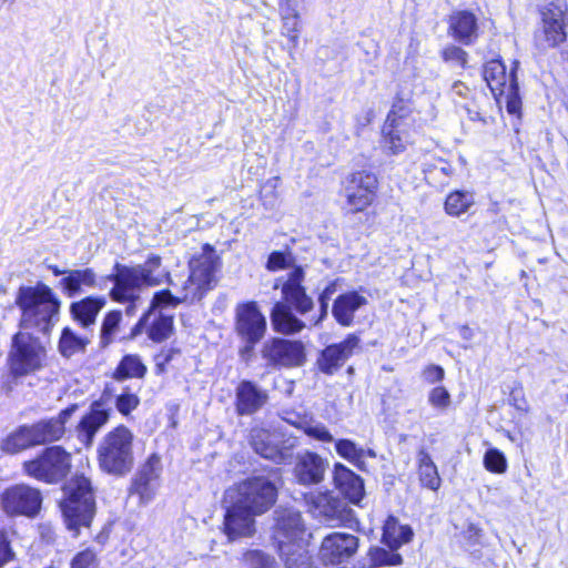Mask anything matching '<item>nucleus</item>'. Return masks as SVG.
Returning a JSON list of instances; mask_svg holds the SVG:
<instances>
[{
  "mask_svg": "<svg viewBox=\"0 0 568 568\" xmlns=\"http://www.w3.org/2000/svg\"><path fill=\"white\" fill-rule=\"evenodd\" d=\"M121 320L122 313L120 311H111L104 316L100 333V343L103 347L113 342Z\"/></svg>",
  "mask_w": 568,
  "mask_h": 568,
  "instance_id": "43",
  "label": "nucleus"
},
{
  "mask_svg": "<svg viewBox=\"0 0 568 568\" xmlns=\"http://www.w3.org/2000/svg\"><path fill=\"white\" fill-rule=\"evenodd\" d=\"M14 556L7 531L0 529V568L12 561Z\"/></svg>",
  "mask_w": 568,
  "mask_h": 568,
  "instance_id": "52",
  "label": "nucleus"
},
{
  "mask_svg": "<svg viewBox=\"0 0 568 568\" xmlns=\"http://www.w3.org/2000/svg\"><path fill=\"white\" fill-rule=\"evenodd\" d=\"M306 545V540H304L278 546L280 556L286 568H313Z\"/></svg>",
  "mask_w": 568,
  "mask_h": 568,
  "instance_id": "34",
  "label": "nucleus"
},
{
  "mask_svg": "<svg viewBox=\"0 0 568 568\" xmlns=\"http://www.w3.org/2000/svg\"><path fill=\"white\" fill-rule=\"evenodd\" d=\"M223 531L229 541L251 537L255 532V514L232 500H225Z\"/></svg>",
  "mask_w": 568,
  "mask_h": 568,
  "instance_id": "19",
  "label": "nucleus"
},
{
  "mask_svg": "<svg viewBox=\"0 0 568 568\" xmlns=\"http://www.w3.org/2000/svg\"><path fill=\"white\" fill-rule=\"evenodd\" d=\"M333 480L336 488L353 504H358L364 496L363 479L343 464H335Z\"/></svg>",
  "mask_w": 568,
  "mask_h": 568,
  "instance_id": "30",
  "label": "nucleus"
},
{
  "mask_svg": "<svg viewBox=\"0 0 568 568\" xmlns=\"http://www.w3.org/2000/svg\"><path fill=\"white\" fill-rule=\"evenodd\" d=\"M262 357L268 366L300 367L306 362L305 346L301 341L273 337L263 344Z\"/></svg>",
  "mask_w": 568,
  "mask_h": 568,
  "instance_id": "14",
  "label": "nucleus"
},
{
  "mask_svg": "<svg viewBox=\"0 0 568 568\" xmlns=\"http://www.w3.org/2000/svg\"><path fill=\"white\" fill-rule=\"evenodd\" d=\"M484 466L490 473L503 474L507 469V459L497 448H489L484 455Z\"/></svg>",
  "mask_w": 568,
  "mask_h": 568,
  "instance_id": "45",
  "label": "nucleus"
},
{
  "mask_svg": "<svg viewBox=\"0 0 568 568\" xmlns=\"http://www.w3.org/2000/svg\"><path fill=\"white\" fill-rule=\"evenodd\" d=\"M112 413V405L103 397L91 404L90 410L78 425L79 438L85 445H91L95 434L106 424Z\"/></svg>",
  "mask_w": 568,
  "mask_h": 568,
  "instance_id": "25",
  "label": "nucleus"
},
{
  "mask_svg": "<svg viewBox=\"0 0 568 568\" xmlns=\"http://www.w3.org/2000/svg\"><path fill=\"white\" fill-rule=\"evenodd\" d=\"M168 307H170V305L153 308L151 304L149 311L143 314V316L132 328L131 335L135 337L136 335L141 334L150 318L154 316L150 327L148 328L149 338L156 343L163 342L166 338H169L173 332V315L165 314L163 312ZM171 307L174 306L171 305Z\"/></svg>",
  "mask_w": 568,
  "mask_h": 568,
  "instance_id": "22",
  "label": "nucleus"
},
{
  "mask_svg": "<svg viewBox=\"0 0 568 568\" xmlns=\"http://www.w3.org/2000/svg\"><path fill=\"white\" fill-rule=\"evenodd\" d=\"M568 4L566 0H552L542 7L541 27L535 32V45L544 51L555 48L566 40V14Z\"/></svg>",
  "mask_w": 568,
  "mask_h": 568,
  "instance_id": "11",
  "label": "nucleus"
},
{
  "mask_svg": "<svg viewBox=\"0 0 568 568\" xmlns=\"http://www.w3.org/2000/svg\"><path fill=\"white\" fill-rule=\"evenodd\" d=\"M97 555L91 549L78 552L71 560V568H98Z\"/></svg>",
  "mask_w": 568,
  "mask_h": 568,
  "instance_id": "50",
  "label": "nucleus"
},
{
  "mask_svg": "<svg viewBox=\"0 0 568 568\" xmlns=\"http://www.w3.org/2000/svg\"><path fill=\"white\" fill-rule=\"evenodd\" d=\"M38 446L30 425H22L11 433L1 444V449L8 454H17L30 447Z\"/></svg>",
  "mask_w": 568,
  "mask_h": 568,
  "instance_id": "36",
  "label": "nucleus"
},
{
  "mask_svg": "<svg viewBox=\"0 0 568 568\" xmlns=\"http://www.w3.org/2000/svg\"><path fill=\"white\" fill-rule=\"evenodd\" d=\"M450 29L457 40L468 44L477 37V19L469 11H458L450 17Z\"/></svg>",
  "mask_w": 568,
  "mask_h": 568,
  "instance_id": "35",
  "label": "nucleus"
},
{
  "mask_svg": "<svg viewBox=\"0 0 568 568\" xmlns=\"http://www.w3.org/2000/svg\"><path fill=\"white\" fill-rule=\"evenodd\" d=\"M408 128L404 109L393 105L383 126L384 148L392 154L402 153L409 143Z\"/></svg>",
  "mask_w": 568,
  "mask_h": 568,
  "instance_id": "21",
  "label": "nucleus"
},
{
  "mask_svg": "<svg viewBox=\"0 0 568 568\" xmlns=\"http://www.w3.org/2000/svg\"><path fill=\"white\" fill-rule=\"evenodd\" d=\"M274 538L278 546L306 540V528L300 511L280 507L274 511Z\"/></svg>",
  "mask_w": 568,
  "mask_h": 568,
  "instance_id": "20",
  "label": "nucleus"
},
{
  "mask_svg": "<svg viewBox=\"0 0 568 568\" xmlns=\"http://www.w3.org/2000/svg\"><path fill=\"white\" fill-rule=\"evenodd\" d=\"M133 434L125 426L109 432L98 447L100 468L118 477L129 474L134 464Z\"/></svg>",
  "mask_w": 568,
  "mask_h": 568,
  "instance_id": "5",
  "label": "nucleus"
},
{
  "mask_svg": "<svg viewBox=\"0 0 568 568\" xmlns=\"http://www.w3.org/2000/svg\"><path fill=\"white\" fill-rule=\"evenodd\" d=\"M271 322L276 332L286 335L298 333L305 327L304 322L297 318L283 302H277L273 306Z\"/></svg>",
  "mask_w": 568,
  "mask_h": 568,
  "instance_id": "33",
  "label": "nucleus"
},
{
  "mask_svg": "<svg viewBox=\"0 0 568 568\" xmlns=\"http://www.w3.org/2000/svg\"><path fill=\"white\" fill-rule=\"evenodd\" d=\"M224 495L225 500H232L258 516L275 504L277 488L270 478L253 476L227 488Z\"/></svg>",
  "mask_w": 568,
  "mask_h": 568,
  "instance_id": "7",
  "label": "nucleus"
},
{
  "mask_svg": "<svg viewBox=\"0 0 568 568\" xmlns=\"http://www.w3.org/2000/svg\"><path fill=\"white\" fill-rule=\"evenodd\" d=\"M250 443L256 454L276 464H287L293 458L294 443L284 444L280 436L261 427H254L250 433Z\"/></svg>",
  "mask_w": 568,
  "mask_h": 568,
  "instance_id": "17",
  "label": "nucleus"
},
{
  "mask_svg": "<svg viewBox=\"0 0 568 568\" xmlns=\"http://www.w3.org/2000/svg\"><path fill=\"white\" fill-rule=\"evenodd\" d=\"M145 374L146 366L142 363L140 356L129 354L120 361L113 373V378L121 382L126 378H142Z\"/></svg>",
  "mask_w": 568,
  "mask_h": 568,
  "instance_id": "40",
  "label": "nucleus"
},
{
  "mask_svg": "<svg viewBox=\"0 0 568 568\" xmlns=\"http://www.w3.org/2000/svg\"><path fill=\"white\" fill-rule=\"evenodd\" d=\"M459 335L465 341H470L474 337V331L467 325H463L459 328Z\"/></svg>",
  "mask_w": 568,
  "mask_h": 568,
  "instance_id": "61",
  "label": "nucleus"
},
{
  "mask_svg": "<svg viewBox=\"0 0 568 568\" xmlns=\"http://www.w3.org/2000/svg\"><path fill=\"white\" fill-rule=\"evenodd\" d=\"M77 406L72 405L62 409L57 416L39 420L31 426L37 445L61 439L65 433V423L75 412Z\"/></svg>",
  "mask_w": 568,
  "mask_h": 568,
  "instance_id": "26",
  "label": "nucleus"
},
{
  "mask_svg": "<svg viewBox=\"0 0 568 568\" xmlns=\"http://www.w3.org/2000/svg\"><path fill=\"white\" fill-rule=\"evenodd\" d=\"M367 303L365 296L356 291H351L337 296L333 303L332 314L339 325L349 327L354 323L355 313Z\"/></svg>",
  "mask_w": 568,
  "mask_h": 568,
  "instance_id": "29",
  "label": "nucleus"
},
{
  "mask_svg": "<svg viewBox=\"0 0 568 568\" xmlns=\"http://www.w3.org/2000/svg\"><path fill=\"white\" fill-rule=\"evenodd\" d=\"M267 393L251 381H242L235 392V409L241 416L253 415L267 402Z\"/></svg>",
  "mask_w": 568,
  "mask_h": 568,
  "instance_id": "27",
  "label": "nucleus"
},
{
  "mask_svg": "<svg viewBox=\"0 0 568 568\" xmlns=\"http://www.w3.org/2000/svg\"><path fill=\"white\" fill-rule=\"evenodd\" d=\"M65 498L61 509L68 529L79 531L89 527L95 515V494L91 479L75 474L64 486Z\"/></svg>",
  "mask_w": 568,
  "mask_h": 568,
  "instance_id": "4",
  "label": "nucleus"
},
{
  "mask_svg": "<svg viewBox=\"0 0 568 568\" xmlns=\"http://www.w3.org/2000/svg\"><path fill=\"white\" fill-rule=\"evenodd\" d=\"M475 203L473 193L467 191H454L445 201V211L448 215L459 216L466 213Z\"/></svg>",
  "mask_w": 568,
  "mask_h": 568,
  "instance_id": "41",
  "label": "nucleus"
},
{
  "mask_svg": "<svg viewBox=\"0 0 568 568\" xmlns=\"http://www.w3.org/2000/svg\"><path fill=\"white\" fill-rule=\"evenodd\" d=\"M98 286V275L93 268H74L59 282V287L68 297H74Z\"/></svg>",
  "mask_w": 568,
  "mask_h": 568,
  "instance_id": "31",
  "label": "nucleus"
},
{
  "mask_svg": "<svg viewBox=\"0 0 568 568\" xmlns=\"http://www.w3.org/2000/svg\"><path fill=\"white\" fill-rule=\"evenodd\" d=\"M175 353H178V351H175L174 348L163 349L156 356V368L162 372L164 369V366L173 358Z\"/></svg>",
  "mask_w": 568,
  "mask_h": 568,
  "instance_id": "58",
  "label": "nucleus"
},
{
  "mask_svg": "<svg viewBox=\"0 0 568 568\" xmlns=\"http://www.w3.org/2000/svg\"><path fill=\"white\" fill-rule=\"evenodd\" d=\"M303 280V268L295 267L288 273L287 280L282 286L285 303L302 315L312 311L314 307L312 297L306 294L305 287L302 285Z\"/></svg>",
  "mask_w": 568,
  "mask_h": 568,
  "instance_id": "23",
  "label": "nucleus"
},
{
  "mask_svg": "<svg viewBox=\"0 0 568 568\" xmlns=\"http://www.w3.org/2000/svg\"><path fill=\"white\" fill-rule=\"evenodd\" d=\"M429 404L438 409H446L449 407L452 399L448 390L443 386L434 387L428 395Z\"/></svg>",
  "mask_w": 568,
  "mask_h": 568,
  "instance_id": "49",
  "label": "nucleus"
},
{
  "mask_svg": "<svg viewBox=\"0 0 568 568\" xmlns=\"http://www.w3.org/2000/svg\"><path fill=\"white\" fill-rule=\"evenodd\" d=\"M335 292H336V283L332 282L320 294L318 303H320L321 315L314 322L315 325L318 324L320 322H322L327 316V313H328V302H329L331 297L333 296V294Z\"/></svg>",
  "mask_w": 568,
  "mask_h": 568,
  "instance_id": "51",
  "label": "nucleus"
},
{
  "mask_svg": "<svg viewBox=\"0 0 568 568\" xmlns=\"http://www.w3.org/2000/svg\"><path fill=\"white\" fill-rule=\"evenodd\" d=\"M417 458L418 474L422 485L430 490H437L440 487L442 479L430 455L422 449L418 453Z\"/></svg>",
  "mask_w": 568,
  "mask_h": 568,
  "instance_id": "39",
  "label": "nucleus"
},
{
  "mask_svg": "<svg viewBox=\"0 0 568 568\" xmlns=\"http://www.w3.org/2000/svg\"><path fill=\"white\" fill-rule=\"evenodd\" d=\"M442 170H443V172H444L445 174H448V172H447L446 168H443Z\"/></svg>",
  "mask_w": 568,
  "mask_h": 568,
  "instance_id": "64",
  "label": "nucleus"
},
{
  "mask_svg": "<svg viewBox=\"0 0 568 568\" xmlns=\"http://www.w3.org/2000/svg\"><path fill=\"white\" fill-rule=\"evenodd\" d=\"M140 404V398L135 392L129 387L123 388L122 393L115 399L116 409L124 416L129 415Z\"/></svg>",
  "mask_w": 568,
  "mask_h": 568,
  "instance_id": "46",
  "label": "nucleus"
},
{
  "mask_svg": "<svg viewBox=\"0 0 568 568\" xmlns=\"http://www.w3.org/2000/svg\"><path fill=\"white\" fill-rule=\"evenodd\" d=\"M44 356L45 351L39 338L22 332L13 335L9 361L10 371L14 376L37 372L42 367Z\"/></svg>",
  "mask_w": 568,
  "mask_h": 568,
  "instance_id": "10",
  "label": "nucleus"
},
{
  "mask_svg": "<svg viewBox=\"0 0 568 568\" xmlns=\"http://www.w3.org/2000/svg\"><path fill=\"white\" fill-rule=\"evenodd\" d=\"M266 318L256 302L237 304L234 311V332L242 346L239 347V357L250 364L254 357L255 346L263 339L266 333Z\"/></svg>",
  "mask_w": 568,
  "mask_h": 568,
  "instance_id": "6",
  "label": "nucleus"
},
{
  "mask_svg": "<svg viewBox=\"0 0 568 568\" xmlns=\"http://www.w3.org/2000/svg\"><path fill=\"white\" fill-rule=\"evenodd\" d=\"M89 344L90 339L88 337L77 335L70 327H64L61 332L58 349L63 357L70 358L75 354L84 353Z\"/></svg>",
  "mask_w": 568,
  "mask_h": 568,
  "instance_id": "38",
  "label": "nucleus"
},
{
  "mask_svg": "<svg viewBox=\"0 0 568 568\" xmlns=\"http://www.w3.org/2000/svg\"><path fill=\"white\" fill-rule=\"evenodd\" d=\"M413 530L409 526H403L397 520L390 517L384 526L383 541L390 549H398L402 545L410 541Z\"/></svg>",
  "mask_w": 568,
  "mask_h": 568,
  "instance_id": "37",
  "label": "nucleus"
},
{
  "mask_svg": "<svg viewBox=\"0 0 568 568\" xmlns=\"http://www.w3.org/2000/svg\"><path fill=\"white\" fill-rule=\"evenodd\" d=\"M359 337L349 334L344 341L326 346L316 359L318 371L325 375H334L359 349Z\"/></svg>",
  "mask_w": 568,
  "mask_h": 568,
  "instance_id": "18",
  "label": "nucleus"
},
{
  "mask_svg": "<svg viewBox=\"0 0 568 568\" xmlns=\"http://www.w3.org/2000/svg\"><path fill=\"white\" fill-rule=\"evenodd\" d=\"M49 270H51V272H52V273H53V275H55V276H60V275L67 276V275H68V272H70V270H61V268H59L57 265H50V266H49Z\"/></svg>",
  "mask_w": 568,
  "mask_h": 568,
  "instance_id": "62",
  "label": "nucleus"
},
{
  "mask_svg": "<svg viewBox=\"0 0 568 568\" xmlns=\"http://www.w3.org/2000/svg\"><path fill=\"white\" fill-rule=\"evenodd\" d=\"M162 473L161 458L152 454L145 463L138 469L133 481L132 490L138 494L142 500L149 501L154 496L158 487V480Z\"/></svg>",
  "mask_w": 568,
  "mask_h": 568,
  "instance_id": "24",
  "label": "nucleus"
},
{
  "mask_svg": "<svg viewBox=\"0 0 568 568\" xmlns=\"http://www.w3.org/2000/svg\"><path fill=\"white\" fill-rule=\"evenodd\" d=\"M366 455L369 456V457H375V452L372 450V449H367V450H365V456Z\"/></svg>",
  "mask_w": 568,
  "mask_h": 568,
  "instance_id": "63",
  "label": "nucleus"
},
{
  "mask_svg": "<svg viewBox=\"0 0 568 568\" xmlns=\"http://www.w3.org/2000/svg\"><path fill=\"white\" fill-rule=\"evenodd\" d=\"M71 468V455L61 446L45 448L41 455L23 463L24 473L47 484L64 479Z\"/></svg>",
  "mask_w": 568,
  "mask_h": 568,
  "instance_id": "8",
  "label": "nucleus"
},
{
  "mask_svg": "<svg viewBox=\"0 0 568 568\" xmlns=\"http://www.w3.org/2000/svg\"><path fill=\"white\" fill-rule=\"evenodd\" d=\"M452 94L467 99L470 94L469 88L462 81H456L452 85Z\"/></svg>",
  "mask_w": 568,
  "mask_h": 568,
  "instance_id": "59",
  "label": "nucleus"
},
{
  "mask_svg": "<svg viewBox=\"0 0 568 568\" xmlns=\"http://www.w3.org/2000/svg\"><path fill=\"white\" fill-rule=\"evenodd\" d=\"M396 549L386 550L384 548H372L369 550V558L374 566H399L403 564V558L399 554L395 552Z\"/></svg>",
  "mask_w": 568,
  "mask_h": 568,
  "instance_id": "44",
  "label": "nucleus"
},
{
  "mask_svg": "<svg viewBox=\"0 0 568 568\" xmlns=\"http://www.w3.org/2000/svg\"><path fill=\"white\" fill-rule=\"evenodd\" d=\"M358 546V537L347 532H333L322 540L318 557L326 566L343 565L354 557Z\"/></svg>",
  "mask_w": 568,
  "mask_h": 568,
  "instance_id": "16",
  "label": "nucleus"
},
{
  "mask_svg": "<svg viewBox=\"0 0 568 568\" xmlns=\"http://www.w3.org/2000/svg\"><path fill=\"white\" fill-rule=\"evenodd\" d=\"M42 495L39 489L26 484L6 488L0 495V506L8 516L34 517L41 509Z\"/></svg>",
  "mask_w": 568,
  "mask_h": 568,
  "instance_id": "12",
  "label": "nucleus"
},
{
  "mask_svg": "<svg viewBox=\"0 0 568 568\" xmlns=\"http://www.w3.org/2000/svg\"><path fill=\"white\" fill-rule=\"evenodd\" d=\"M337 454L362 469L365 457V449L358 447L351 439H338L335 443Z\"/></svg>",
  "mask_w": 568,
  "mask_h": 568,
  "instance_id": "42",
  "label": "nucleus"
},
{
  "mask_svg": "<svg viewBox=\"0 0 568 568\" xmlns=\"http://www.w3.org/2000/svg\"><path fill=\"white\" fill-rule=\"evenodd\" d=\"M286 265H287L286 255L282 252L275 251L270 254L266 267L270 271H276V270L285 268Z\"/></svg>",
  "mask_w": 568,
  "mask_h": 568,
  "instance_id": "55",
  "label": "nucleus"
},
{
  "mask_svg": "<svg viewBox=\"0 0 568 568\" xmlns=\"http://www.w3.org/2000/svg\"><path fill=\"white\" fill-rule=\"evenodd\" d=\"M518 61H514L510 72L499 60H491L484 65V79L495 97L506 98V109L510 114H517L521 106L519 84L516 75Z\"/></svg>",
  "mask_w": 568,
  "mask_h": 568,
  "instance_id": "9",
  "label": "nucleus"
},
{
  "mask_svg": "<svg viewBox=\"0 0 568 568\" xmlns=\"http://www.w3.org/2000/svg\"><path fill=\"white\" fill-rule=\"evenodd\" d=\"M301 0H281L280 13L300 16L298 4Z\"/></svg>",
  "mask_w": 568,
  "mask_h": 568,
  "instance_id": "57",
  "label": "nucleus"
},
{
  "mask_svg": "<svg viewBox=\"0 0 568 568\" xmlns=\"http://www.w3.org/2000/svg\"><path fill=\"white\" fill-rule=\"evenodd\" d=\"M423 376L426 382L434 384L444 378L445 372L440 366L430 365L424 369Z\"/></svg>",
  "mask_w": 568,
  "mask_h": 568,
  "instance_id": "56",
  "label": "nucleus"
},
{
  "mask_svg": "<svg viewBox=\"0 0 568 568\" xmlns=\"http://www.w3.org/2000/svg\"><path fill=\"white\" fill-rule=\"evenodd\" d=\"M16 304L21 310V328L49 334L59 321L61 301L45 284L21 286Z\"/></svg>",
  "mask_w": 568,
  "mask_h": 568,
  "instance_id": "2",
  "label": "nucleus"
},
{
  "mask_svg": "<svg viewBox=\"0 0 568 568\" xmlns=\"http://www.w3.org/2000/svg\"><path fill=\"white\" fill-rule=\"evenodd\" d=\"M480 528L473 524V523H469L467 525V528L466 530L464 531V535L467 539H469L473 544H476L478 541V538L480 536Z\"/></svg>",
  "mask_w": 568,
  "mask_h": 568,
  "instance_id": "60",
  "label": "nucleus"
},
{
  "mask_svg": "<svg viewBox=\"0 0 568 568\" xmlns=\"http://www.w3.org/2000/svg\"><path fill=\"white\" fill-rule=\"evenodd\" d=\"M168 277V273L161 267V257L150 256L143 264L126 266L120 263L114 265V273L106 278L113 282L110 297L114 302L129 303L125 312L134 315L140 293L144 287L158 286Z\"/></svg>",
  "mask_w": 568,
  "mask_h": 568,
  "instance_id": "1",
  "label": "nucleus"
},
{
  "mask_svg": "<svg viewBox=\"0 0 568 568\" xmlns=\"http://www.w3.org/2000/svg\"><path fill=\"white\" fill-rule=\"evenodd\" d=\"M327 462L320 455L306 452L297 457L294 475L302 485H316L324 479Z\"/></svg>",
  "mask_w": 568,
  "mask_h": 568,
  "instance_id": "28",
  "label": "nucleus"
},
{
  "mask_svg": "<svg viewBox=\"0 0 568 568\" xmlns=\"http://www.w3.org/2000/svg\"><path fill=\"white\" fill-rule=\"evenodd\" d=\"M104 296H87L70 304V314L73 321L87 328L95 323L99 312L105 306Z\"/></svg>",
  "mask_w": 568,
  "mask_h": 568,
  "instance_id": "32",
  "label": "nucleus"
},
{
  "mask_svg": "<svg viewBox=\"0 0 568 568\" xmlns=\"http://www.w3.org/2000/svg\"><path fill=\"white\" fill-rule=\"evenodd\" d=\"M305 499L313 517L325 524L344 525L353 517L347 503L329 493H311L305 496Z\"/></svg>",
  "mask_w": 568,
  "mask_h": 568,
  "instance_id": "13",
  "label": "nucleus"
},
{
  "mask_svg": "<svg viewBox=\"0 0 568 568\" xmlns=\"http://www.w3.org/2000/svg\"><path fill=\"white\" fill-rule=\"evenodd\" d=\"M189 265L190 275L179 295H173L169 290L155 293L152 298L153 308L165 305L178 306L186 301H199L206 291L213 287L219 268V257L210 245H204L202 253L194 256Z\"/></svg>",
  "mask_w": 568,
  "mask_h": 568,
  "instance_id": "3",
  "label": "nucleus"
},
{
  "mask_svg": "<svg viewBox=\"0 0 568 568\" xmlns=\"http://www.w3.org/2000/svg\"><path fill=\"white\" fill-rule=\"evenodd\" d=\"M305 433L318 440L331 443L334 440L332 434L328 432V429L324 425H313L308 426L305 429Z\"/></svg>",
  "mask_w": 568,
  "mask_h": 568,
  "instance_id": "54",
  "label": "nucleus"
},
{
  "mask_svg": "<svg viewBox=\"0 0 568 568\" xmlns=\"http://www.w3.org/2000/svg\"><path fill=\"white\" fill-rule=\"evenodd\" d=\"M443 58L445 61L456 62L460 67H465L467 62V53L456 45L445 48L443 51Z\"/></svg>",
  "mask_w": 568,
  "mask_h": 568,
  "instance_id": "53",
  "label": "nucleus"
},
{
  "mask_svg": "<svg viewBox=\"0 0 568 568\" xmlns=\"http://www.w3.org/2000/svg\"><path fill=\"white\" fill-rule=\"evenodd\" d=\"M281 18L282 34L288 38L293 48H296L298 44L300 16L281 13Z\"/></svg>",
  "mask_w": 568,
  "mask_h": 568,
  "instance_id": "47",
  "label": "nucleus"
},
{
  "mask_svg": "<svg viewBox=\"0 0 568 568\" xmlns=\"http://www.w3.org/2000/svg\"><path fill=\"white\" fill-rule=\"evenodd\" d=\"M248 568H275V560L261 550H250L244 555Z\"/></svg>",
  "mask_w": 568,
  "mask_h": 568,
  "instance_id": "48",
  "label": "nucleus"
},
{
  "mask_svg": "<svg viewBox=\"0 0 568 568\" xmlns=\"http://www.w3.org/2000/svg\"><path fill=\"white\" fill-rule=\"evenodd\" d=\"M378 181L375 174L369 172H356L351 174L343 189L349 212H362L368 207L376 195Z\"/></svg>",
  "mask_w": 568,
  "mask_h": 568,
  "instance_id": "15",
  "label": "nucleus"
}]
</instances>
